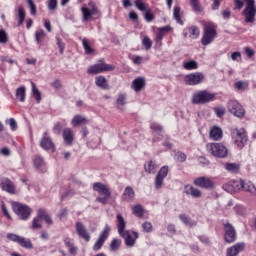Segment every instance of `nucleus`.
I'll use <instances>...</instances> for the list:
<instances>
[{"label":"nucleus","instance_id":"nucleus-1","mask_svg":"<svg viewBox=\"0 0 256 256\" xmlns=\"http://www.w3.org/2000/svg\"><path fill=\"white\" fill-rule=\"evenodd\" d=\"M217 37V26L213 22H207L203 25V36L201 43L204 46L211 45Z\"/></svg>","mask_w":256,"mask_h":256},{"label":"nucleus","instance_id":"nucleus-2","mask_svg":"<svg viewBox=\"0 0 256 256\" xmlns=\"http://www.w3.org/2000/svg\"><path fill=\"white\" fill-rule=\"evenodd\" d=\"M216 94L207 90H201L193 94L192 103L194 105H205L215 100Z\"/></svg>","mask_w":256,"mask_h":256},{"label":"nucleus","instance_id":"nucleus-3","mask_svg":"<svg viewBox=\"0 0 256 256\" xmlns=\"http://www.w3.org/2000/svg\"><path fill=\"white\" fill-rule=\"evenodd\" d=\"M206 149L210 155L217 157L218 159H225L229 155L227 147L221 143H208Z\"/></svg>","mask_w":256,"mask_h":256},{"label":"nucleus","instance_id":"nucleus-4","mask_svg":"<svg viewBox=\"0 0 256 256\" xmlns=\"http://www.w3.org/2000/svg\"><path fill=\"white\" fill-rule=\"evenodd\" d=\"M246 3V6L244 10L242 11V15L244 17L245 23H255V17H256V5L255 0H244Z\"/></svg>","mask_w":256,"mask_h":256},{"label":"nucleus","instance_id":"nucleus-5","mask_svg":"<svg viewBox=\"0 0 256 256\" xmlns=\"http://www.w3.org/2000/svg\"><path fill=\"white\" fill-rule=\"evenodd\" d=\"M12 209L22 221H27L31 217V213H33L29 206L19 202H13Z\"/></svg>","mask_w":256,"mask_h":256},{"label":"nucleus","instance_id":"nucleus-6","mask_svg":"<svg viewBox=\"0 0 256 256\" xmlns=\"http://www.w3.org/2000/svg\"><path fill=\"white\" fill-rule=\"evenodd\" d=\"M232 138L234 139L235 145L239 149H243L245 145H247V141H249V138L247 137V131L245 129H233L231 132Z\"/></svg>","mask_w":256,"mask_h":256},{"label":"nucleus","instance_id":"nucleus-7","mask_svg":"<svg viewBox=\"0 0 256 256\" xmlns=\"http://www.w3.org/2000/svg\"><path fill=\"white\" fill-rule=\"evenodd\" d=\"M105 71H115V66L100 60V63L90 66L87 73L89 75H97L99 73H105Z\"/></svg>","mask_w":256,"mask_h":256},{"label":"nucleus","instance_id":"nucleus-8","mask_svg":"<svg viewBox=\"0 0 256 256\" xmlns=\"http://www.w3.org/2000/svg\"><path fill=\"white\" fill-rule=\"evenodd\" d=\"M224 240L226 243H235L237 241V230L229 222H224Z\"/></svg>","mask_w":256,"mask_h":256},{"label":"nucleus","instance_id":"nucleus-9","mask_svg":"<svg viewBox=\"0 0 256 256\" xmlns=\"http://www.w3.org/2000/svg\"><path fill=\"white\" fill-rule=\"evenodd\" d=\"M227 107L228 111L234 115V117H245V108H243V106L237 100H230Z\"/></svg>","mask_w":256,"mask_h":256},{"label":"nucleus","instance_id":"nucleus-10","mask_svg":"<svg viewBox=\"0 0 256 256\" xmlns=\"http://www.w3.org/2000/svg\"><path fill=\"white\" fill-rule=\"evenodd\" d=\"M111 231V227H109V225H106L103 229V231L101 232L98 240L96 241V243L93 246L94 251H99L101 249V247H103L105 241H107V237H109V232Z\"/></svg>","mask_w":256,"mask_h":256},{"label":"nucleus","instance_id":"nucleus-11","mask_svg":"<svg viewBox=\"0 0 256 256\" xmlns=\"http://www.w3.org/2000/svg\"><path fill=\"white\" fill-rule=\"evenodd\" d=\"M167 175H169V167L163 166L159 170L154 180L155 189H161V187H163V181L165 180V177H167Z\"/></svg>","mask_w":256,"mask_h":256},{"label":"nucleus","instance_id":"nucleus-12","mask_svg":"<svg viewBox=\"0 0 256 256\" xmlns=\"http://www.w3.org/2000/svg\"><path fill=\"white\" fill-rule=\"evenodd\" d=\"M184 79L187 85H199L205 79V75L201 72H196L186 75Z\"/></svg>","mask_w":256,"mask_h":256},{"label":"nucleus","instance_id":"nucleus-13","mask_svg":"<svg viewBox=\"0 0 256 256\" xmlns=\"http://www.w3.org/2000/svg\"><path fill=\"white\" fill-rule=\"evenodd\" d=\"M75 229H76V233L80 237V239H83L87 243H89V241H91V235L87 231V228L85 227V225H83V222H76Z\"/></svg>","mask_w":256,"mask_h":256},{"label":"nucleus","instance_id":"nucleus-14","mask_svg":"<svg viewBox=\"0 0 256 256\" xmlns=\"http://www.w3.org/2000/svg\"><path fill=\"white\" fill-rule=\"evenodd\" d=\"M194 185L201 189H213L215 187V183L205 176L196 178L194 180Z\"/></svg>","mask_w":256,"mask_h":256},{"label":"nucleus","instance_id":"nucleus-15","mask_svg":"<svg viewBox=\"0 0 256 256\" xmlns=\"http://www.w3.org/2000/svg\"><path fill=\"white\" fill-rule=\"evenodd\" d=\"M222 188L226 193H230L231 195L238 193V191H241V180H231L227 184H224Z\"/></svg>","mask_w":256,"mask_h":256},{"label":"nucleus","instance_id":"nucleus-16","mask_svg":"<svg viewBox=\"0 0 256 256\" xmlns=\"http://www.w3.org/2000/svg\"><path fill=\"white\" fill-rule=\"evenodd\" d=\"M132 234L134 235V238L131 235V232H129L128 230H126L125 232H122V234H120V236H122L125 241L126 247H134L135 240L139 239V233L132 231Z\"/></svg>","mask_w":256,"mask_h":256},{"label":"nucleus","instance_id":"nucleus-17","mask_svg":"<svg viewBox=\"0 0 256 256\" xmlns=\"http://www.w3.org/2000/svg\"><path fill=\"white\" fill-rule=\"evenodd\" d=\"M0 187L2 191H6L10 195H15V184L9 178H1L0 180Z\"/></svg>","mask_w":256,"mask_h":256},{"label":"nucleus","instance_id":"nucleus-18","mask_svg":"<svg viewBox=\"0 0 256 256\" xmlns=\"http://www.w3.org/2000/svg\"><path fill=\"white\" fill-rule=\"evenodd\" d=\"M93 191L101 193V195H104L105 197H111V190L107 185L101 182H96L93 184Z\"/></svg>","mask_w":256,"mask_h":256},{"label":"nucleus","instance_id":"nucleus-19","mask_svg":"<svg viewBox=\"0 0 256 256\" xmlns=\"http://www.w3.org/2000/svg\"><path fill=\"white\" fill-rule=\"evenodd\" d=\"M244 250H245V243L240 242L228 248L226 251V256H237Z\"/></svg>","mask_w":256,"mask_h":256},{"label":"nucleus","instance_id":"nucleus-20","mask_svg":"<svg viewBox=\"0 0 256 256\" xmlns=\"http://www.w3.org/2000/svg\"><path fill=\"white\" fill-rule=\"evenodd\" d=\"M63 141L68 147H71L73 145V141L75 139V134L73 133V130L71 128H64L62 132Z\"/></svg>","mask_w":256,"mask_h":256},{"label":"nucleus","instance_id":"nucleus-21","mask_svg":"<svg viewBox=\"0 0 256 256\" xmlns=\"http://www.w3.org/2000/svg\"><path fill=\"white\" fill-rule=\"evenodd\" d=\"M241 191H246L250 195H256V187L251 181L240 180Z\"/></svg>","mask_w":256,"mask_h":256},{"label":"nucleus","instance_id":"nucleus-22","mask_svg":"<svg viewBox=\"0 0 256 256\" xmlns=\"http://www.w3.org/2000/svg\"><path fill=\"white\" fill-rule=\"evenodd\" d=\"M40 147L45 151H55V144L50 137H42Z\"/></svg>","mask_w":256,"mask_h":256},{"label":"nucleus","instance_id":"nucleus-23","mask_svg":"<svg viewBox=\"0 0 256 256\" xmlns=\"http://www.w3.org/2000/svg\"><path fill=\"white\" fill-rule=\"evenodd\" d=\"M209 135L212 141H221V139H223V130L217 126H214L212 129H210Z\"/></svg>","mask_w":256,"mask_h":256},{"label":"nucleus","instance_id":"nucleus-24","mask_svg":"<svg viewBox=\"0 0 256 256\" xmlns=\"http://www.w3.org/2000/svg\"><path fill=\"white\" fill-rule=\"evenodd\" d=\"M184 193H186V195H191V197H194V199H199V197H201V195H202L201 190H199L191 185L185 186Z\"/></svg>","mask_w":256,"mask_h":256},{"label":"nucleus","instance_id":"nucleus-25","mask_svg":"<svg viewBox=\"0 0 256 256\" xmlns=\"http://www.w3.org/2000/svg\"><path fill=\"white\" fill-rule=\"evenodd\" d=\"M64 244L68 248V253L70 255H77L78 248L75 246V241L71 238H65L64 239Z\"/></svg>","mask_w":256,"mask_h":256},{"label":"nucleus","instance_id":"nucleus-26","mask_svg":"<svg viewBox=\"0 0 256 256\" xmlns=\"http://www.w3.org/2000/svg\"><path fill=\"white\" fill-rule=\"evenodd\" d=\"M122 199L124 201H133V199H135V190H133V187L127 186L124 189Z\"/></svg>","mask_w":256,"mask_h":256},{"label":"nucleus","instance_id":"nucleus-27","mask_svg":"<svg viewBox=\"0 0 256 256\" xmlns=\"http://www.w3.org/2000/svg\"><path fill=\"white\" fill-rule=\"evenodd\" d=\"M117 219V229L119 235L125 233V227H127V223L125 222V218H123V215L117 214L116 216Z\"/></svg>","mask_w":256,"mask_h":256},{"label":"nucleus","instance_id":"nucleus-28","mask_svg":"<svg viewBox=\"0 0 256 256\" xmlns=\"http://www.w3.org/2000/svg\"><path fill=\"white\" fill-rule=\"evenodd\" d=\"M143 87H145V78L139 77L133 80L132 89H134L136 93H139Z\"/></svg>","mask_w":256,"mask_h":256},{"label":"nucleus","instance_id":"nucleus-29","mask_svg":"<svg viewBox=\"0 0 256 256\" xmlns=\"http://www.w3.org/2000/svg\"><path fill=\"white\" fill-rule=\"evenodd\" d=\"M87 123H89V120H87L85 116L79 114L75 115L71 121V125H73V127H78V125H87Z\"/></svg>","mask_w":256,"mask_h":256},{"label":"nucleus","instance_id":"nucleus-30","mask_svg":"<svg viewBox=\"0 0 256 256\" xmlns=\"http://www.w3.org/2000/svg\"><path fill=\"white\" fill-rule=\"evenodd\" d=\"M36 217L40 220L43 219L45 223H47V225H51L53 223L51 216H49V214H47V211H45V209L43 208L38 209Z\"/></svg>","mask_w":256,"mask_h":256},{"label":"nucleus","instance_id":"nucleus-31","mask_svg":"<svg viewBox=\"0 0 256 256\" xmlns=\"http://www.w3.org/2000/svg\"><path fill=\"white\" fill-rule=\"evenodd\" d=\"M95 83L100 89H109V83L107 82V78H105V76H97L95 78Z\"/></svg>","mask_w":256,"mask_h":256},{"label":"nucleus","instance_id":"nucleus-32","mask_svg":"<svg viewBox=\"0 0 256 256\" xmlns=\"http://www.w3.org/2000/svg\"><path fill=\"white\" fill-rule=\"evenodd\" d=\"M144 169L146 173L155 174L157 172V169H159V166L155 163V161L150 160L144 165Z\"/></svg>","mask_w":256,"mask_h":256},{"label":"nucleus","instance_id":"nucleus-33","mask_svg":"<svg viewBox=\"0 0 256 256\" xmlns=\"http://www.w3.org/2000/svg\"><path fill=\"white\" fill-rule=\"evenodd\" d=\"M16 12L18 17V27H21V25L25 23V8H23V5L18 6Z\"/></svg>","mask_w":256,"mask_h":256},{"label":"nucleus","instance_id":"nucleus-34","mask_svg":"<svg viewBox=\"0 0 256 256\" xmlns=\"http://www.w3.org/2000/svg\"><path fill=\"white\" fill-rule=\"evenodd\" d=\"M26 91H27V88H25V86H21L16 89V98L21 103H25Z\"/></svg>","mask_w":256,"mask_h":256},{"label":"nucleus","instance_id":"nucleus-35","mask_svg":"<svg viewBox=\"0 0 256 256\" xmlns=\"http://www.w3.org/2000/svg\"><path fill=\"white\" fill-rule=\"evenodd\" d=\"M183 67L187 71H193V69L199 68V64H197V62L194 60H190V61L183 62Z\"/></svg>","mask_w":256,"mask_h":256},{"label":"nucleus","instance_id":"nucleus-36","mask_svg":"<svg viewBox=\"0 0 256 256\" xmlns=\"http://www.w3.org/2000/svg\"><path fill=\"white\" fill-rule=\"evenodd\" d=\"M116 105L119 107V109H123L125 105H127V95L126 94H119L117 100H116Z\"/></svg>","mask_w":256,"mask_h":256},{"label":"nucleus","instance_id":"nucleus-37","mask_svg":"<svg viewBox=\"0 0 256 256\" xmlns=\"http://www.w3.org/2000/svg\"><path fill=\"white\" fill-rule=\"evenodd\" d=\"M18 244L20 247H24V249H33V243L25 237H21Z\"/></svg>","mask_w":256,"mask_h":256},{"label":"nucleus","instance_id":"nucleus-38","mask_svg":"<svg viewBox=\"0 0 256 256\" xmlns=\"http://www.w3.org/2000/svg\"><path fill=\"white\" fill-rule=\"evenodd\" d=\"M190 5H191L194 13H202L203 7L199 3V0H190Z\"/></svg>","mask_w":256,"mask_h":256},{"label":"nucleus","instance_id":"nucleus-39","mask_svg":"<svg viewBox=\"0 0 256 256\" xmlns=\"http://www.w3.org/2000/svg\"><path fill=\"white\" fill-rule=\"evenodd\" d=\"M32 85V95L36 99L37 103H41V92L35 86V82H31Z\"/></svg>","mask_w":256,"mask_h":256},{"label":"nucleus","instance_id":"nucleus-40","mask_svg":"<svg viewBox=\"0 0 256 256\" xmlns=\"http://www.w3.org/2000/svg\"><path fill=\"white\" fill-rule=\"evenodd\" d=\"M225 169H226V171H229L230 173H238L239 172V164L226 163Z\"/></svg>","mask_w":256,"mask_h":256},{"label":"nucleus","instance_id":"nucleus-41","mask_svg":"<svg viewBox=\"0 0 256 256\" xmlns=\"http://www.w3.org/2000/svg\"><path fill=\"white\" fill-rule=\"evenodd\" d=\"M121 247V240L119 238H114L112 242L110 243V251H119V248Z\"/></svg>","mask_w":256,"mask_h":256},{"label":"nucleus","instance_id":"nucleus-42","mask_svg":"<svg viewBox=\"0 0 256 256\" xmlns=\"http://www.w3.org/2000/svg\"><path fill=\"white\" fill-rule=\"evenodd\" d=\"M180 13H181V7L175 6L174 12H173V17L177 21V23H179V25H183V20H181Z\"/></svg>","mask_w":256,"mask_h":256},{"label":"nucleus","instance_id":"nucleus-43","mask_svg":"<svg viewBox=\"0 0 256 256\" xmlns=\"http://www.w3.org/2000/svg\"><path fill=\"white\" fill-rule=\"evenodd\" d=\"M34 167L35 169H43L45 167V160L43 157L38 156L34 159Z\"/></svg>","mask_w":256,"mask_h":256},{"label":"nucleus","instance_id":"nucleus-44","mask_svg":"<svg viewBox=\"0 0 256 256\" xmlns=\"http://www.w3.org/2000/svg\"><path fill=\"white\" fill-rule=\"evenodd\" d=\"M179 219L184 223V225H188L189 227H193V225H195V223L191 222V218L187 214H180Z\"/></svg>","mask_w":256,"mask_h":256},{"label":"nucleus","instance_id":"nucleus-45","mask_svg":"<svg viewBox=\"0 0 256 256\" xmlns=\"http://www.w3.org/2000/svg\"><path fill=\"white\" fill-rule=\"evenodd\" d=\"M82 45H83L86 55L93 54L94 50H93V48H91V45H89V41L87 40V38H83Z\"/></svg>","mask_w":256,"mask_h":256},{"label":"nucleus","instance_id":"nucleus-46","mask_svg":"<svg viewBox=\"0 0 256 256\" xmlns=\"http://www.w3.org/2000/svg\"><path fill=\"white\" fill-rule=\"evenodd\" d=\"M43 39H45V30H43V29L37 30L35 32L36 43L39 45V43H41V41H43Z\"/></svg>","mask_w":256,"mask_h":256},{"label":"nucleus","instance_id":"nucleus-47","mask_svg":"<svg viewBox=\"0 0 256 256\" xmlns=\"http://www.w3.org/2000/svg\"><path fill=\"white\" fill-rule=\"evenodd\" d=\"M142 45L145 47L146 51H149L151 47H153V41H151V38L148 36H145L142 40Z\"/></svg>","mask_w":256,"mask_h":256},{"label":"nucleus","instance_id":"nucleus-48","mask_svg":"<svg viewBox=\"0 0 256 256\" xmlns=\"http://www.w3.org/2000/svg\"><path fill=\"white\" fill-rule=\"evenodd\" d=\"M174 159L178 161V163H185V161H187V155H185V153L183 152L178 151L176 152Z\"/></svg>","mask_w":256,"mask_h":256},{"label":"nucleus","instance_id":"nucleus-49","mask_svg":"<svg viewBox=\"0 0 256 256\" xmlns=\"http://www.w3.org/2000/svg\"><path fill=\"white\" fill-rule=\"evenodd\" d=\"M189 33H190V37H192V39H197V37H199V35H200L199 27L191 26L189 28Z\"/></svg>","mask_w":256,"mask_h":256},{"label":"nucleus","instance_id":"nucleus-50","mask_svg":"<svg viewBox=\"0 0 256 256\" xmlns=\"http://www.w3.org/2000/svg\"><path fill=\"white\" fill-rule=\"evenodd\" d=\"M82 11V15H83V21H89V17H91L92 15H94L91 10H89V8L87 7H82L81 8Z\"/></svg>","mask_w":256,"mask_h":256},{"label":"nucleus","instance_id":"nucleus-51","mask_svg":"<svg viewBox=\"0 0 256 256\" xmlns=\"http://www.w3.org/2000/svg\"><path fill=\"white\" fill-rule=\"evenodd\" d=\"M134 5H135V7H137V9L139 11H144V13H146L147 10L151 9V8H149L148 5H146L145 3L140 2V1H135Z\"/></svg>","mask_w":256,"mask_h":256},{"label":"nucleus","instance_id":"nucleus-52","mask_svg":"<svg viewBox=\"0 0 256 256\" xmlns=\"http://www.w3.org/2000/svg\"><path fill=\"white\" fill-rule=\"evenodd\" d=\"M27 3L30 9V15L32 16L37 15V6L35 5V2H33V0H27Z\"/></svg>","mask_w":256,"mask_h":256},{"label":"nucleus","instance_id":"nucleus-53","mask_svg":"<svg viewBox=\"0 0 256 256\" xmlns=\"http://www.w3.org/2000/svg\"><path fill=\"white\" fill-rule=\"evenodd\" d=\"M133 213L136 217H143V206L141 204H137L133 207Z\"/></svg>","mask_w":256,"mask_h":256},{"label":"nucleus","instance_id":"nucleus-54","mask_svg":"<svg viewBox=\"0 0 256 256\" xmlns=\"http://www.w3.org/2000/svg\"><path fill=\"white\" fill-rule=\"evenodd\" d=\"M142 229L144 233H151L153 231V224L149 221H146L142 224Z\"/></svg>","mask_w":256,"mask_h":256},{"label":"nucleus","instance_id":"nucleus-55","mask_svg":"<svg viewBox=\"0 0 256 256\" xmlns=\"http://www.w3.org/2000/svg\"><path fill=\"white\" fill-rule=\"evenodd\" d=\"M6 237L9 241H13L14 243H19V241H21V236L14 233H8Z\"/></svg>","mask_w":256,"mask_h":256},{"label":"nucleus","instance_id":"nucleus-56","mask_svg":"<svg viewBox=\"0 0 256 256\" xmlns=\"http://www.w3.org/2000/svg\"><path fill=\"white\" fill-rule=\"evenodd\" d=\"M144 19L147 21V23H151L155 17L153 16V13H151V9L144 12Z\"/></svg>","mask_w":256,"mask_h":256},{"label":"nucleus","instance_id":"nucleus-57","mask_svg":"<svg viewBox=\"0 0 256 256\" xmlns=\"http://www.w3.org/2000/svg\"><path fill=\"white\" fill-rule=\"evenodd\" d=\"M49 11L57 10V0H48L47 1Z\"/></svg>","mask_w":256,"mask_h":256},{"label":"nucleus","instance_id":"nucleus-58","mask_svg":"<svg viewBox=\"0 0 256 256\" xmlns=\"http://www.w3.org/2000/svg\"><path fill=\"white\" fill-rule=\"evenodd\" d=\"M42 225H41V219L38 217H35L32 220V229H41Z\"/></svg>","mask_w":256,"mask_h":256},{"label":"nucleus","instance_id":"nucleus-59","mask_svg":"<svg viewBox=\"0 0 256 256\" xmlns=\"http://www.w3.org/2000/svg\"><path fill=\"white\" fill-rule=\"evenodd\" d=\"M53 131L56 133V135H60L61 131H63V124H61V122H56L54 124Z\"/></svg>","mask_w":256,"mask_h":256},{"label":"nucleus","instance_id":"nucleus-60","mask_svg":"<svg viewBox=\"0 0 256 256\" xmlns=\"http://www.w3.org/2000/svg\"><path fill=\"white\" fill-rule=\"evenodd\" d=\"M222 18L226 21L231 19V9L226 8L221 12Z\"/></svg>","mask_w":256,"mask_h":256},{"label":"nucleus","instance_id":"nucleus-61","mask_svg":"<svg viewBox=\"0 0 256 256\" xmlns=\"http://www.w3.org/2000/svg\"><path fill=\"white\" fill-rule=\"evenodd\" d=\"M9 41V36L5 30H0V43H7Z\"/></svg>","mask_w":256,"mask_h":256},{"label":"nucleus","instance_id":"nucleus-62","mask_svg":"<svg viewBox=\"0 0 256 256\" xmlns=\"http://www.w3.org/2000/svg\"><path fill=\"white\" fill-rule=\"evenodd\" d=\"M150 128L153 130V131H156V133H161L163 131V126L158 124V123H152L150 125Z\"/></svg>","mask_w":256,"mask_h":256},{"label":"nucleus","instance_id":"nucleus-63","mask_svg":"<svg viewBox=\"0 0 256 256\" xmlns=\"http://www.w3.org/2000/svg\"><path fill=\"white\" fill-rule=\"evenodd\" d=\"M231 59L232 61H236L237 63H239V61H241V52H233L231 54Z\"/></svg>","mask_w":256,"mask_h":256},{"label":"nucleus","instance_id":"nucleus-64","mask_svg":"<svg viewBox=\"0 0 256 256\" xmlns=\"http://www.w3.org/2000/svg\"><path fill=\"white\" fill-rule=\"evenodd\" d=\"M88 6L90 7V11L94 14L97 15L99 13V10L97 9V6L93 3V1H90L88 3Z\"/></svg>","mask_w":256,"mask_h":256}]
</instances>
